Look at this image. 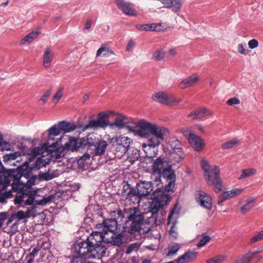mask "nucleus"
Returning <instances> with one entry per match:
<instances>
[{"label":"nucleus","mask_w":263,"mask_h":263,"mask_svg":"<svg viewBox=\"0 0 263 263\" xmlns=\"http://www.w3.org/2000/svg\"><path fill=\"white\" fill-rule=\"evenodd\" d=\"M110 215L111 218L104 220L102 223L97 224V228L102 230L96 232L102 233L104 237L110 233V237H112L115 235L114 231L117 229L118 223L121 221L124 217H126L127 220L124 223L122 231L130 234L141 230L144 219V215L138 207L125 209L123 211L118 209L111 211Z\"/></svg>","instance_id":"1"},{"label":"nucleus","mask_w":263,"mask_h":263,"mask_svg":"<svg viewBox=\"0 0 263 263\" xmlns=\"http://www.w3.org/2000/svg\"><path fill=\"white\" fill-rule=\"evenodd\" d=\"M29 171L28 166L24 165L18 167L17 170L13 172L12 189L13 191L20 193L14 199L18 208L32 205L34 201V196L28 194L34 183V178H29Z\"/></svg>","instance_id":"2"},{"label":"nucleus","mask_w":263,"mask_h":263,"mask_svg":"<svg viewBox=\"0 0 263 263\" xmlns=\"http://www.w3.org/2000/svg\"><path fill=\"white\" fill-rule=\"evenodd\" d=\"M105 241H109L102 233L93 232L86 241H80L75 245L74 251L80 257L86 256L100 259L106 253Z\"/></svg>","instance_id":"3"},{"label":"nucleus","mask_w":263,"mask_h":263,"mask_svg":"<svg viewBox=\"0 0 263 263\" xmlns=\"http://www.w3.org/2000/svg\"><path fill=\"white\" fill-rule=\"evenodd\" d=\"M154 186L158 185L154 184L153 180L151 181H141L137 183L136 189L127 183L124 185L123 193L134 204H139L141 198L149 195L153 190Z\"/></svg>","instance_id":"4"},{"label":"nucleus","mask_w":263,"mask_h":263,"mask_svg":"<svg viewBox=\"0 0 263 263\" xmlns=\"http://www.w3.org/2000/svg\"><path fill=\"white\" fill-rule=\"evenodd\" d=\"M137 126L139 128L138 134L142 138H148L149 136H153L159 139H164V137L168 133L166 128L153 124L145 119L140 120Z\"/></svg>","instance_id":"5"},{"label":"nucleus","mask_w":263,"mask_h":263,"mask_svg":"<svg viewBox=\"0 0 263 263\" xmlns=\"http://www.w3.org/2000/svg\"><path fill=\"white\" fill-rule=\"evenodd\" d=\"M201 165L204 171L208 184L213 185L216 193H219L222 191L221 179L219 176V168L217 166H214L212 168L205 158L201 159Z\"/></svg>","instance_id":"6"},{"label":"nucleus","mask_w":263,"mask_h":263,"mask_svg":"<svg viewBox=\"0 0 263 263\" xmlns=\"http://www.w3.org/2000/svg\"><path fill=\"white\" fill-rule=\"evenodd\" d=\"M152 198L153 199L149 207V211L153 215L157 213L159 210L166 205L168 201V197L165 194L164 191L160 187H157L153 193Z\"/></svg>","instance_id":"7"},{"label":"nucleus","mask_w":263,"mask_h":263,"mask_svg":"<svg viewBox=\"0 0 263 263\" xmlns=\"http://www.w3.org/2000/svg\"><path fill=\"white\" fill-rule=\"evenodd\" d=\"M170 163L164 158L159 157L154 160L152 165L151 179L154 184L159 185L161 182V173Z\"/></svg>","instance_id":"8"},{"label":"nucleus","mask_w":263,"mask_h":263,"mask_svg":"<svg viewBox=\"0 0 263 263\" xmlns=\"http://www.w3.org/2000/svg\"><path fill=\"white\" fill-rule=\"evenodd\" d=\"M116 145L114 149V154L115 157L118 159L121 158L126 152L132 142V140L127 137L120 136L115 139Z\"/></svg>","instance_id":"9"},{"label":"nucleus","mask_w":263,"mask_h":263,"mask_svg":"<svg viewBox=\"0 0 263 263\" xmlns=\"http://www.w3.org/2000/svg\"><path fill=\"white\" fill-rule=\"evenodd\" d=\"M111 112H102L99 113L96 120H91L87 124L84 125L82 128L83 131L88 129H97L98 128H104L108 126V120L107 118Z\"/></svg>","instance_id":"10"},{"label":"nucleus","mask_w":263,"mask_h":263,"mask_svg":"<svg viewBox=\"0 0 263 263\" xmlns=\"http://www.w3.org/2000/svg\"><path fill=\"white\" fill-rule=\"evenodd\" d=\"M62 128L59 126V123L58 124L53 125L48 129V141L50 140H53L55 136H57L61 134L62 133ZM49 144L48 142L47 143H45V146H46L47 151L50 152H53L57 151L60 147V145L58 141H55L52 143L51 144Z\"/></svg>","instance_id":"11"},{"label":"nucleus","mask_w":263,"mask_h":263,"mask_svg":"<svg viewBox=\"0 0 263 263\" xmlns=\"http://www.w3.org/2000/svg\"><path fill=\"white\" fill-rule=\"evenodd\" d=\"M147 138V142L142 144V147L146 154V156L148 158H153L155 157L157 153H154L153 155L147 152V149L151 148L154 149L156 147L159 146L164 139H159L157 137L153 136H149ZM154 152H155V151H154Z\"/></svg>","instance_id":"12"},{"label":"nucleus","mask_w":263,"mask_h":263,"mask_svg":"<svg viewBox=\"0 0 263 263\" xmlns=\"http://www.w3.org/2000/svg\"><path fill=\"white\" fill-rule=\"evenodd\" d=\"M196 200L202 207L210 210L212 206V198L208 193L199 191L196 194Z\"/></svg>","instance_id":"13"},{"label":"nucleus","mask_w":263,"mask_h":263,"mask_svg":"<svg viewBox=\"0 0 263 263\" xmlns=\"http://www.w3.org/2000/svg\"><path fill=\"white\" fill-rule=\"evenodd\" d=\"M118 8L125 14L129 16H136L137 13L132 3L124 0H115Z\"/></svg>","instance_id":"14"},{"label":"nucleus","mask_w":263,"mask_h":263,"mask_svg":"<svg viewBox=\"0 0 263 263\" xmlns=\"http://www.w3.org/2000/svg\"><path fill=\"white\" fill-rule=\"evenodd\" d=\"M51 160V158L50 157H46L44 156H42L37 158L34 165L32 167L29 166L28 162H25L23 165L21 166H22L24 165H27L29 169V174L30 172L32 170H40L41 167H45L47 165L50 163ZM29 178H30V177Z\"/></svg>","instance_id":"15"},{"label":"nucleus","mask_w":263,"mask_h":263,"mask_svg":"<svg viewBox=\"0 0 263 263\" xmlns=\"http://www.w3.org/2000/svg\"><path fill=\"white\" fill-rule=\"evenodd\" d=\"M189 141L192 147L196 151H201L205 146L204 140L196 135L192 136Z\"/></svg>","instance_id":"16"},{"label":"nucleus","mask_w":263,"mask_h":263,"mask_svg":"<svg viewBox=\"0 0 263 263\" xmlns=\"http://www.w3.org/2000/svg\"><path fill=\"white\" fill-rule=\"evenodd\" d=\"M163 4L164 7L171 9L174 12H177L180 10L182 4L180 0H158Z\"/></svg>","instance_id":"17"},{"label":"nucleus","mask_w":263,"mask_h":263,"mask_svg":"<svg viewBox=\"0 0 263 263\" xmlns=\"http://www.w3.org/2000/svg\"><path fill=\"white\" fill-rule=\"evenodd\" d=\"M54 56V52L49 47L45 49L43 55V65L45 68H49L51 66Z\"/></svg>","instance_id":"18"},{"label":"nucleus","mask_w":263,"mask_h":263,"mask_svg":"<svg viewBox=\"0 0 263 263\" xmlns=\"http://www.w3.org/2000/svg\"><path fill=\"white\" fill-rule=\"evenodd\" d=\"M258 253V251H249L247 253L238 256L233 263H250L252 259Z\"/></svg>","instance_id":"19"},{"label":"nucleus","mask_w":263,"mask_h":263,"mask_svg":"<svg viewBox=\"0 0 263 263\" xmlns=\"http://www.w3.org/2000/svg\"><path fill=\"white\" fill-rule=\"evenodd\" d=\"M198 255L196 251H189L180 256L177 260V263H186L195 259Z\"/></svg>","instance_id":"20"},{"label":"nucleus","mask_w":263,"mask_h":263,"mask_svg":"<svg viewBox=\"0 0 263 263\" xmlns=\"http://www.w3.org/2000/svg\"><path fill=\"white\" fill-rule=\"evenodd\" d=\"M98 141L93 134H89L86 138L79 139V144L82 146V148H88L89 146L94 147Z\"/></svg>","instance_id":"21"},{"label":"nucleus","mask_w":263,"mask_h":263,"mask_svg":"<svg viewBox=\"0 0 263 263\" xmlns=\"http://www.w3.org/2000/svg\"><path fill=\"white\" fill-rule=\"evenodd\" d=\"M211 115L210 111L205 108H202L191 112L188 115V118L192 120L201 119Z\"/></svg>","instance_id":"22"},{"label":"nucleus","mask_w":263,"mask_h":263,"mask_svg":"<svg viewBox=\"0 0 263 263\" xmlns=\"http://www.w3.org/2000/svg\"><path fill=\"white\" fill-rule=\"evenodd\" d=\"M198 80L196 74H193L184 79L179 83V87L182 89L190 87L195 84Z\"/></svg>","instance_id":"23"},{"label":"nucleus","mask_w":263,"mask_h":263,"mask_svg":"<svg viewBox=\"0 0 263 263\" xmlns=\"http://www.w3.org/2000/svg\"><path fill=\"white\" fill-rule=\"evenodd\" d=\"M41 33L40 29L34 30L24 37L21 41V45L29 44L35 40Z\"/></svg>","instance_id":"24"},{"label":"nucleus","mask_w":263,"mask_h":263,"mask_svg":"<svg viewBox=\"0 0 263 263\" xmlns=\"http://www.w3.org/2000/svg\"><path fill=\"white\" fill-rule=\"evenodd\" d=\"M107 143L105 140L98 141L94 147V154L95 155L101 156L104 154L106 151Z\"/></svg>","instance_id":"25"},{"label":"nucleus","mask_w":263,"mask_h":263,"mask_svg":"<svg viewBox=\"0 0 263 263\" xmlns=\"http://www.w3.org/2000/svg\"><path fill=\"white\" fill-rule=\"evenodd\" d=\"M35 207H32L30 209H28L26 212L23 211H18L15 215V216L18 220L29 218L31 216L34 217L35 216Z\"/></svg>","instance_id":"26"},{"label":"nucleus","mask_w":263,"mask_h":263,"mask_svg":"<svg viewBox=\"0 0 263 263\" xmlns=\"http://www.w3.org/2000/svg\"><path fill=\"white\" fill-rule=\"evenodd\" d=\"M115 52L111 49L106 45L103 44L101 47L99 48L97 51L96 57L103 56L104 57H109L111 55H114Z\"/></svg>","instance_id":"27"},{"label":"nucleus","mask_w":263,"mask_h":263,"mask_svg":"<svg viewBox=\"0 0 263 263\" xmlns=\"http://www.w3.org/2000/svg\"><path fill=\"white\" fill-rule=\"evenodd\" d=\"M82 147V146L79 144V139H73L70 140L68 142L65 143L64 148L71 151H77L78 148Z\"/></svg>","instance_id":"28"},{"label":"nucleus","mask_w":263,"mask_h":263,"mask_svg":"<svg viewBox=\"0 0 263 263\" xmlns=\"http://www.w3.org/2000/svg\"><path fill=\"white\" fill-rule=\"evenodd\" d=\"M184 154L181 148H177L171 154V159L174 161L173 164L179 163L184 158Z\"/></svg>","instance_id":"29"},{"label":"nucleus","mask_w":263,"mask_h":263,"mask_svg":"<svg viewBox=\"0 0 263 263\" xmlns=\"http://www.w3.org/2000/svg\"><path fill=\"white\" fill-rule=\"evenodd\" d=\"M59 126L62 128V131L64 133H70L76 129L75 124L64 121L59 122Z\"/></svg>","instance_id":"30"},{"label":"nucleus","mask_w":263,"mask_h":263,"mask_svg":"<svg viewBox=\"0 0 263 263\" xmlns=\"http://www.w3.org/2000/svg\"><path fill=\"white\" fill-rule=\"evenodd\" d=\"M127 123L126 117L122 115H118L115 119L111 125L114 126L119 129H121L124 127L125 124Z\"/></svg>","instance_id":"31"},{"label":"nucleus","mask_w":263,"mask_h":263,"mask_svg":"<svg viewBox=\"0 0 263 263\" xmlns=\"http://www.w3.org/2000/svg\"><path fill=\"white\" fill-rule=\"evenodd\" d=\"M167 179L168 180L176 179V176L172 168V164H169L161 173V176Z\"/></svg>","instance_id":"32"},{"label":"nucleus","mask_w":263,"mask_h":263,"mask_svg":"<svg viewBox=\"0 0 263 263\" xmlns=\"http://www.w3.org/2000/svg\"><path fill=\"white\" fill-rule=\"evenodd\" d=\"M254 197H250L246 201V204H244L241 208V212L246 214L254 206V202L255 201Z\"/></svg>","instance_id":"33"},{"label":"nucleus","mask_w":263,"mask_h":263,"mask_svg":"<svg viewBox=\"0 0 263 263\" xmlns=\"http://www.w3.org/2000/svg\"><path fill=\"white\" fill-rule=\"evenodd\" d=\"M257 171L255 168H251L244 169L241 171V174L238 177V179H242L243 178H248L253 176L256 174Z\"/></svg>","instance_id":"34"},{"label":"nucleus","mask_w":263,"mask_h":263,"mask_svg":"<svg viewBox=\"0 0 263 263\" xmlns=\"http://www.w3.org/2000/svg\"><path fill=\"white\" fill-rule=\"evenodd\" d=\"M180 249V245L177 243H173L167 247L168 252L167 256H172L175 255Z\"/></svg>","instance_id":"35"},{"label":"nucleus","mask_w":263,"mask_h":263,"mask_svg":"<svg viewBox=\"0 0 263 263\" xmlns=\"http://www.w3.org/2000/svg\"><path fill=\"white\" fill-rule=\"evenodd\" d=\"M165 97H166V93L164 92H158L152 96L153 100L164 104H165Z\"/></svg>","instance_id":"36"},{"label":"nucleus","mask_w":263,"mask_h":263,"mask_svg":"<svg viewBox=\"0 0 263 263\" xmlns=\"http://www.w3.org/2000/svg\"><path fill=\"white\" fill-rule=\"evenodd\" d=\"M180 102V100L176 99L175 96L171 93H166L165 97V104L167 105H176Z\"/></svg>","instance_id":"37"},{"label":"nucleus","mask_w":263,"mask_h":263,"mask_svg":"<svg viewBox=\"0 0 263 263\" xmlns=\"http://www.w3.org/2000/svg\"><path fill=\"white\" fill-rule=\"evenodd\" d=\"M161 23L144 24V31H156L161 30Z\"/></svg>","instance_id":"38"},{"label":"nucleus","mask_w":263,"mask_h":263,"mask_svg":"<svg viewBox=\"0 0 263 263\" xmlns=\"http://www.w3.org/2000/svg\"><path fill=\"white\" fill-rule=\"evenodd\" d=\"M198 239L199 241L196 246L198 248H201L210 241L211 237L205 234H203L198 237Z\"/></svg>","instance_id":"39"},{"label":"nucleus","mask_w":263,"mask_h":263,"mask_svg":"<svg viewBox=\"0 0 263 263\" xmlns=\"http://www.w3.org/2000/svg\"><path fill=\"white\" fill-rule=\"evenodd\" d=\"M164 58V51L163 49H157L153 54L152 59L157 61H161Z\"/></svg>","instance_id":"40"},{"label":"nucleus","mask_w":263,"mask_h":263,"mask_svg":"<svg viewBox=\"0 0 263 263\" xmlns=\"http://www.w3.org/2000/svg\"><path fill=\"white\" fill-rule=\"evenodd\" d=\"M6 185L4 184V187L0 186V202L4 203L6 201V200L10 194V192H7L5 191Z\"/></svg>","instance_id":"41"},{"label":"nucleus","mask_w":263,"mask_h":263,"mask_svg":"<svg viewBox=\"0 0 263 263\" xmlns=\"http://www.w3.org/2000/svg\"><path fill=\"white\" fill-rule=\"evenodd\" d=\"M238 144H239V141L236 138H235L223 143L221 145V147L223 149H229Z\"/></svg>","instance_id":"42"},{"label":"nucleus","mask_w":263,"mask_h":263,"mask_svg":"<svg viewBox=\"0 0 263 263\" xmlns=\"http://www.w3.org/2000/svg\"><path fill=\"white\" fill-rule=\"evenodd\" d=\"M179 213V210L177 209V206L176 204H175L174 206L171 209L168 215V223H174V222L172 220L173 217L175 214L178 215Z\"/></svg>","instance_id":"43"},{"label":"nucleus","mask_w":263,"mask_h":263,"mask_svg":"<svg viewBox=\"0 0 263 263\" xmlns=\"http://www.w3.org/2000/svg\"><path fill=\"white\" fill-rule=\"evenodd\" d=\"M243 191V189H234L232 190L227 191V193L229 199H230L240 194Z\"/></svg>","instance_id":"44"},{"label":"nucleus","mask_w":263,"mask_h":263,"mask_svg":"<svg viewBox=\"0 0 263 263\" xmlns=\"http://www.w3.org/2000/svg\"><path fill=\"white\" fill-rule=\"evenodd\" d=\"M18 156H20V155L18 152L7 154L4 155L3 161L5 162H8L11 160H15Z\"/></svg>","instance_id":"45"},{"label":"nucleus","mask_w":263,"mask_h":263,"mask_svg":"<svg viewBox=\"0 0 263 263\" xmlns=\"http://www.w3.org/2000/svg\"><path fill=\"white\" fill-rule=\"evenodd\" d=\"M263 239V230L257 232L254 236L250 239L251 243L260 241Z\"/></svg>","instance_id":"46"},{"label":"nucleus","mask_w":263,"mask_h":263,"mask_svg":"<svg viewBox=\"0 0 263 263\" xmlns=\"http://www.w3.org/2000/svg\"><path fill=\"white\" fill-rule=\"evenodd\" d=\"M63 88H60L57 93L54 95L52 98V102L54 104H57L59 101L60 99L63 96Z\"/></svg>","instance_id":"47"},{"label":"nucleus","mask_w":263,"mask_h":263,"mask_svg":"<svg viewBox=\"0 0 263 263\" xmlns=\"http://www.w3.org/2000/svg\"><path fill=\"white\" fill-rule=\"evenodd\" d=\"M182 133L183 135L187 138L188 140L192 136H195V134L192 133V129L191 127H186L182 129Z\"/></svg>","instance_id":"48"},{"label":"nucleus","mask_w":263,"mask_h":263,"mask_svg":"<svg viewBox=\"0 0 263 263\" xmlns=\"http://www.w3.org/2000/svg\"><path fill=\"white\" fill-rule=\"evenodd\" d=\"M139 247V245L138 243H132L127 247L125 252L127 254H130L132 252L137 250Z\"/></svg>","instance_id":"49"},{"label":"nucleus","mask_w":263,"mask_h":263,"mask_svg":"<svg viewBox=\"0 0 263 263\" xmlns=\"http://www.w3.org/2000/svg\"><path fill=\"white\" fill-rule=\"evenodd\" d=\"M176 179L169 180L168 184L165 186V191L170 193L173 191L175 186V182Z\"/></svg>","instance_id":"50"},{"label":"nucleus","mask_w":263,"mask_h":263,"mask_svg":"<svg viewBox=\"0 0 263 263\" xmlns=\"http://www.w3.org/2000/svg\"><path fill=\"white\" fill-rule=\"evenodd\" d=\"M90 158V155L89 154L86 153L80 158L78 160V163L79 165L83 164L84 162L89 160Z\"/></svg>","instance_id":"51"},{"label":"nucleus","mask_w":263,"mask_h":263,"mask_svg":"<svg viewBox=\"0 0 263 263\" xmlns=\"http://www.w3.org/2000/svg\"><path fill=\"white\" fill-rule=\"evenodd\" d=\"M41 177L42 179L48 181L50 180L55 177V175L52 173H44L41 175Z\"/></svg>","instance_id":"52"},{"label":"nucleus","mask_w":263,"mask_h":263,"mask_svg":"<svg viewBox=\"0 0 263 263\" xmlns=\"http://www.w3.org/2000/svg\"><path fill=\"white\" fill-rule=\"evenodd\" d=\"M170 145L173 151L176 150L177 148H181V143L179 140H173L170 142Z\"/></svg>","instance_id":"53"},{"label":"nucleus","mask_w":263,"mask_h":263,"mask_svg":"<svg viewBox=\"0 0 263 263\" xmlns=\"http://www.w3.org/2000/svg\"><path fill=\"white\" fill-rule=\"evenodd\" d=\"M51 93V89L47 90L44 95L42 96L40 99V101L42 102V104H45L48 99L49 97L50 96Z\"/></svg>","instance_id":"54"},{"label":"nucleus","mask_w":263,"mask_h":263,"mask_svg":"<svg viewBox=\"0 0 263 263\" xmlns=\"http://www.w3.org/2000/svg\"><path fill=\"white\" fill-rule=\"evenodd\" d=\"M111 238H112L111 240L113 241L114 245L119 246H121L123 243L122 236L120 235H119L118 236L115 237V238L114 237V236Z\"/></svg>","instance_id":"55"},{"label":"nucleus","mask_w":263,"mask_h":263,"mask_svg":"<svg viewBox=\"0 0 263 263\" xmlns=\"http://www.w3.org/2000/svg\"><path fill=\"white\" fill-rule=\"evenodd\" d=\"M228 199H229V198L227 195V192H224L219 196L217 200V203L219 204Z\"/></svg>","instance_id":"56"},{"label":"nucleus","mask_w":263,"mask_h":263,"mask_svg":"<svg viewBox=\"0 0 263 263\" xmlns=\"http://www.w3.org/2000/svg\"><path fill=\"white\" fill-rule=\"evenodd\" d=\"M248 46L250 49H254L258 47V42L256 39H252L249 41Z\"/></svg>","instance_id":"57"},{"label":"nucleus","mask_w":263,"mask_h":263,"mask_svg":"<svg viewBox=\"0 0 263 263\" xmlns=\"http://www.w3.org/2000/svg\"><path fill=\"white\" fill-rule=\"evenodd\" d=\"M240 102L239 100L235 97L231 98L227 101V104L229 105H233L235 104H239Z\"/></svg>","instance_id":"58"},{"label":"nucleus","mask_w":263,"mask_h":263,"mask_svg":"<svg viewBox=\"0 0 263 263\" xmlns=\"http://www.w3.org/2000/svg\"><path fill=\"white\" fill-rule=\"evenodd\" d=\"M216 263H221L225 260L226 256L224 255H219L214 257Z\"/></svg>","instance_id":"59"},{"label":"nucleus","mask_w":263,"mask_h":263,"mask_svg":"<svg viewBox=\"0 0 263 263\" xmlns=\"http://www.w3.org/2000/svg\"><path fill=\"white\" fill-rule=\"evenodd\" d=\"M238 51L241 54H247L248 53V50L245 49L242 44H239L238 45Z\"/></svg>","instance_id":"60"},{"label":"nucleus","mask_w":263,"mask_h":263,"mask_svg":"<svg viewBox=\"0 0 263 263\" xmlns=\"http://www.w3.org/2000/svg\"><path fill=\"white\" fill-rule=\"evenodd\" d=\"M134 46H135V43L132 39H130L127 44V47L126 48V50L127 51H130V50H132V49L134 48Z\"/></svg>","instance_id":"61"},{"label":"nucleus","mask_w":263,"mask_h":263,"mask_svg":"<svg viewBox=\"0 0 263 263\" xmlns=\"http://www.w3.org/2000/svg\"><path fill=\"white\" fill-rule=\"evenodd\" d=\"M40 250V248L38 247H35L33 248L32 252L29 254V256L31 257L30 258H33L34 259V256L37 255V253L39 252Z\"/></svg>","instance_id":"62"},{"label":"nucleus","mask_w":263,"mask_h":263,"mask_svg":"<svg viewBox=\"0 0 263 263\" xmlns=\"http://www.w3.org/2000/svg\"><path fill=\"white\" fill-rule=\"evenodd\" d=\"M50 198L48 197L43 198L42 199L38 201V204L40 205H44L49 202Z\"/></svg>","instance_id":"63"},{"label":"nucleus","mask_w":263,"mask_h":263,"mask_svg":"<svg viewBox=\"0 0 263 263\" xmlns=\"http://www.w3.org/2000/svg\"><path fill=\"white\" fill-rule=\"evenodd\" d=\"M17 228L18 222H15L11 226L10 228L11 231L13 232V233H15L17 231Z\"/></svg>","instance_id":"64"}]
</instances>
